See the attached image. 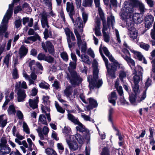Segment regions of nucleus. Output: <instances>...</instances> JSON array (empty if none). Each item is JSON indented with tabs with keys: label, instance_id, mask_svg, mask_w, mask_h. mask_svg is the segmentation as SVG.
Segmentation results:
<instances>
[{
	"label": "nucleus",
	"instance_id": "obj_1",
	"mask_svg": "<svg viewBox=\"0 0 155 155\" xmlns=\"http://www.w3.org/2000/svg\"><path fill=\"white\" fill-rule=\"evenodd\" d=\"M20 0H13L11 4L9 5V8L5 15L0 26V35H2L6 31L9 20L12 15L13 8L15 3L19 2ZM5 44L4 43L0 47V55L3 53L5 47Z\"/></svg>",
	"mask_w": 155,
	"mask_h": 155
},
{
	"label": "nucleus",
	"instance_id": "obj_2",
	"mask_svg": "<svg viewBox=\"0 0 155 155\" xmlns=\"http://www.w3.org/2000/svg\"><path fill=\"white\" fill-rule=\"evenodd\" d=\"M93 76L89 75L87 77L89 83V87L90 89H94V87L99 88L102 85L103 82L102 79L98 80L99 70L98 68L97 62L93 63Z\"/></svg>",
	"mask_w": 155,
	"mask_h": 155
},
{
	"label": "nucleus",
	"instance_id": "obj_3",
	"mask_svg": "<svg viewBox=\"0 0 155 155\" xmlns=\"http://www.w3.org/2000/svg\"><path fill=\"white\" fill-rule=\"evenodd\" d=\"M66 9L74 25H78L79 27L83 26L82 21L81 18L79 17L76 18L74 7L72 2H67Z\"/></svg>",
	"mask_w": 155,
	"mask_h": 155
},
{
	"label": "nucleus",
	"instance_id": "obj_4",
	"mask_svg": "<svg viewBox=\"0 0 155 155\" xmlns=\"http://www.w3.org/2000/svg\"><path fill=\"white\" fill-rule=\"evenodd\" d=\"M67 78L71 85L74 87L79 85L83 81L82 78L75 71L70 72V74H68Z\"/></svg>",
	"mask_w": 155,
	"mask_h": 155
},
{
	"label": "nucleus",
	"instance_id": "obj_5",
	"mask_svg": "<svg viewBox=\"0 0 155 155\" xmlns=\"http://www.w3.org/2000/svg\"><path fill=\"white\" fill-rule=\"evenodd\" d=\"M133 74L135 75L133 77L134 85H132V86L133 91L136 93L139 91L138 84L142 80V75L137 74V71L135 68L134 69Z\"/></svg>",
	"mask_w": 155,
	"mask_h": 155
},
{
	"label": "nucleus",
	"instance_id": "obj_6",
	"mask_svg": "<svg viewBox=\"0 0 155 155\" xmlns=\"http://www.w3.org/2000/svg\"><path fill=\"white\" fill-rule=\"evenodd\" d=\"M20 85L21 81L18 82L15 85V91L17 92V100L18 102L24 101L26 97L25 91L20 88Z\"/></svg>",
	"mask_w": 155,
	"mask_h": 155
},
{
	"label": "nucleus",
	"instance_id": "obj_7",
	"mask_svg": "<svg viewBox=\"0 0 155 155\" xmlns=\"http://www.w3.org/2000/svg\"><path fill=\"white\" fill-rule=\"evenodd\" d=\"M64 31L67 36L69 48L71 49L72 46L74 45V43L71 42V40L73 41H75V37L74 34L71 31L69 28H65Z\"/></svg>",
	"mask_w": 155,
	"mask_h": 155
},
{
	"label": "nucleus",
	"instance_id": "obj_8",
	"mask_svg": "<svg viewBox=\"0 0 155 155\" xmlns=\"http://www.w3.org/2000/svg\"><path fill=\"white\" fill-rule=\"evenodd\" d=\"M75 34L77 39V43L78 47L80 48L81 46V51L84 54L86 53L87 50V44L85 41H83L81 39L80 35L77 31H74Z\"/></svg>",
	"mask_w": 155,
	"mask_h": 155
},
{
	"label": "nucleus",
	"instance_id": "obj_9",
	"mask_svg": "<svg viewBox=\"0 0 155 155\" xmlns=\"http://www.w3.org/2000/svg\"><path fill=\"white\" fill-rule=\"evenodd\" d=\"M76 125H78L76 128L77 130L82 133L86 140H89L90 138V134L89 131L80 122Z\"/></svg>",
	"mask_w": 155,
	"mask_h": 155
},
{
	"label": "nucleus",
	"instance_id": "obj_10",
	"mask_svg": "<svg viewBox=\"0 0 155 155\" xmlns=\"http://www.w3.org/2000/svg\"><path fill=\"white\" fill-rule=\"evenodd\" d=\"M123 45L126 47V48L129 49L130 51L133 53L135 57L138 59V60L140 61L143 60V63L145 64H146L147 63V61L140 52L131 49L127 45L125 41L124 42Z\"/></svg>",
	"mask_w": 155,
	"mask_h": 155
},
{
	"label": "nucleus",
	"instance_id": "obj_11",
	"mask_svg": "<svg viewBox=\"0 0 155 155\" xmlns=\"http://www.w3.org/2000/svg\"><path fill=\"white\" fill-rule=\"evenodd\" d=\"M119 64L117 62H114L109 65L107 68L108 74L113 78H115V72L117 68L120 67Z\"/></svg>",
	"mask_w": 155,
	"mask_h": 155
},
{
	"label": "nucleus",
	"instance_id": "obj_12",
	"mask_svg": "<svg viewBox=\"0 0 155 155\" xmlns=\"http://www.w3.org/2000/svg\"><path fill=\"white\" fill-rule=\"evenodd\" d=\"M37 131L38 136L41 140L47 139L48 134L49 131V129L47 127L44 126L42 130L41 128H39L37 129Z\"/></svg>",
	"mask_w": 155,
	"mask_h": 155
},
{
	"label": "nucleus",
	"instance_id": "obj_13",
	"mask_svg": "<svg viewBox=\"0 0 155 155\" xmlns=\"http://www.w3.org/2000/svg\"><path fill=\"white\" fill-rule=\"evenodd\" d=\"M41 46L43 49L46 52L48 51L51 54H53L54 53V47L52 43L49 41H47L45 44L42 42Z\"/></svg>",
	"mask_w": 155,
	"mask_h": 155
},
{
	"label": "nucleus",
	"instance_id": "obj_14",
	"mask_svg": "<svg viewBox=\"0 0 155 155\" xmlns=\"http://www.w3.org/2000/svg\"><path fill=\"white\" fill-rule=\"evenodd\" d=\"M66 142L68 144L70 150H75L78 149V146L76 141L73 140L70 138L69 135L66 136Z\"/></svg>",
	"mask_w": 155,
	"mask_h": 155
},
{
	"label": "nucleus",
	"instance_id": "obj_15",
	"mask_svg": "<svg viewBox=\"0 0 155 155\" xmlns=\"http://www.w3.org/2000/svg\"><path fill=\"white\" fill-rule=\"evenodd\" d=\"M38 97H35L34 99H30L28 103H26V105L28 107H29V106L34 110L38 107Z\"/></svg>",
	"mask_w": 155,
	"mask_h": 155
},
{
	"label": "nucleus",
	"instance_id": "obj_16",
	"mask_svg": "<svg viewBox=\"0 0 155 155\" xmlns=\"http://www.w3.org/2000/svg\"><path fill=\"white\" fill-rule=\"evenodd\" d=\"M72 91L71 87L70 86H67L64 91V94L66 97L71 101H73L72 97Z\"/></svg>",
	"mask_w": 155,
	"mask_h": 155
},
{
	"label": "nucleus",
	"instance_id": "obj_17",
	"mask_svg": "<svg viewBox=\"0 0 155 155\" xmlns=\"http://www.w3.org/2000/svg\"><path fill=\"white\" fill-rule=\"evenodd\" d=\"M69 136L71 139H72L73 140H74L75 141H76V140H77L80 144H83L84 142V139L83 137L78 134H77L74 135H69Z\"/></svg>",
	"mask_w": 155,
	"mask_h": 155
},
{
	"label": "nucleus",
	"instance_id": "obj_18",
	"mask_svg": "<svg viewBox=\"0 0 155 155\" xmlns=\"http://www.w3.org/2000/svg\"><path fill=\"white\" fill-rule=\"evenodd\" d=\"M95 7L98 8L99 15L102 20L104 18V15L103 11L100 7V0H94Z\"/></svg>",
	"mask_w": 155,
	"mask_h": 155
},
{
	"label": "nucleus",
	"instance_id": "obj_19",
	"mask_svg": "<svg viewBox=\"0 0 155 155\" xmlns=\"http://www.w3.org/2000/svg\"><path fill=\"white\" fill-rule=\"evenodd\" d=\"M151 81L149 78H148L145 83V90L143 91V92L141 96V98L139 101H141L144 100L146 97V90L148 87L151 84Z\"/></svg>",
	"mask_w": 155,
	"mask_h": 155
},
{
	"label": "nucleus",
	"instance_id": "obj_20",
	"mask_svg": "<svg viewBox=\"0 0 155 155\" xmlns=\"http://www.w3.org/2000/svg\"><path fill=\"white\" fill-rule=\"evenodd\" d=\"M129 31V36L130 38L134 41L137 42L139 39L138 38V32L137 31L134 30Z\"/></svg>",
	"mask_w": 155,
	"mask_h": 155
},
{
	"label": "nucleus",
	"instance_id": "obj_21",
	"mask_svg": "<svg viewBox=\"0 0 155 155\" xmlns=\"http://www.w3.org/2000/svg\"><path fill=\"white\" fill-rule=\"evenodd\" d=\"M108 97L109 102L115 106L116 100L117 98L116 92L114 91L111 92L110 95H108Z\"/></svg>",
	"mask_w": 155,
	"mask_h": 155
},
{
	"label": "nucleus",
	"instance_id": "obj_22",
	"mask_svg": "<svg viewBox=\"0 0 155 155\" xmlns=\"http://www.w3.org/2000/svg\"><path fill=\"white\" fill-rule=\"evenodd\" d=\"M11 149L8 145L0 146V154L2 155H6L9 153Z\"/></svg>",
	"mask_w": 155,
	"mask_h": 155
},
{
	"label": "nucleus",
	"instance_id": "obj_23",
	"mask_svg": "<svg viewBox=\"0 0 155 155\" xmlns=\"http://www.w3.org/2000/svg\"><path fill=\"white\" fill-rule=\"evenodd\" d=\"M89 104L87 107V109L90 110L97 107L98 104L97 101L91 97L89 98Z\"/></svg>",
	"mask_w": 155,
	"mask_h": 155
},
{
	"label": "nucleus",
	"instance_id": "obj_24",
	"mask_svg": "<svg viewBox=\"0 0 155 155\" xmlns=\"http://www.w3.org/2000/svg\"><path fill=\"white\" fill-rule=\"evenodd\" d=\"M41 22L42 27L45 29L49 28V26L47 16L45 14H43L41 15Z\"/></svg>",
	"mask_w": 155,
	"mask_h": 155
},
{
	"label": "nucleus",
	"instance_id": "obj_25",
	"mask_svg": "<svg viewBox=\"0 0 155 155\" xmlns=\"http://www.w3.org/2000/svg\"><path fill=\"white\" fill-rule=\"evenodd\" d=\"M28 52V48L24 46L21 45L19 50L18 53L20 58H22L26 55Z\"/></svg>",
	"mask_w": 155,
	"mask_h": 155
},
{
	"label": "nucleus",
	"instance_id": "obj_26",
	"mask_svg": "<svg viewBox=\"0 0 155 155\" xmlns=\"http://www.w3.org/2000/svg\"><path fill=\"white\" fill-rule=\"evenodd\" d=\"M122 57L127 61V63L131 67L132 69L134 68L135 66V62L134 60L132 59L130 57H128L127 56H124L123 54H121Z\"/></svg>",
	"mask_w": 155,
	"mask_h": 155
},
{
	"label": "nucleus",
	"instance_id": "obj_27",
	"mask_svg": "<svg viewBox=\"0 0 155 155\" xmlns=\"http://www.w3.org/2000/svg\"><path fill=\"white\" fill-rule=\"evenodd\" d=\"M139 91H138V92L137 93H135V94H129V101L130 102V103L134 105H136V98H137V94H138L139 93ZM141 97H140V99L139 100L138 99H137V101H138V102H140V101L139 102V101L141 99Z\"/></svg>",
	"mask_w": 155,
	"mask_h": 155
},
{
	"label": "nucleus",
	"instance_id": "obj_28",
	"mask_svg": "<svg viewBox=\"0 0 155 155\" xmlns=\"http://www.w3.org/2000/svg\"><path fill=\"white\" fill-rule=\"evenodd\" d=\"M14 93L13 92H12L9 96H6V100L2 106V108L4 110H6L5 106L8 104L10 100H12L14 98Z\"/></svg>",
	"mask_w": 155,
	"mask_h": 155
},
{
	"label": "nucleus",
	"instance_id": "obj_29",
	"mask_svg": "<svg viewBox=\"0 0 155 155\" xmlns=\"http://www.w3.org/2000/svg\"><path fill=\"white\" fill-rule=\"evenodd\" d=\"M128 30L129 31L134 30V22L131 18H127L126 20Z\"/></svg>",
	"mask_w": 155,
	"mask_h": 155
},
{
	"label": "nucleus",
	"instance_id": "obj_30",
	"mask_svg": "<svg viewBox=\"0 0 155 155\" xmlns=\"http://www.w3.org/2000/svg\"><path fill=\"white\" fill-rule=\"evenodd\" d=\"M7 118L5 114H2L0 116V127L2 128L4 127L7 123Z\"/></svg>",
	"mask_w": 155,
	"mask_h": 155
},
{
	"label": "nucleus",
	"instance_id": "obj_31",
	"mask_svg": "<svg viewBox=\"0 0 155 155\" xmlns=\"http://www.w3.org/2000/svg\"><path fill=\"white\" fill-rule=\"evenodd\" d=\"M32 72L31 74V78L33 80H35L37 78V74H41L42 73L41 71H38V69L35 68L34 70H31Z\"/></svg>",
	"mask_w": 155,
	"mask_h": 155
},
{
	"label": "nucleus",
	"instance_id": "obj_32",
	"mask_svg": "<svg viewBox=\"0 0 155 155\" xmlns=\"http://www.w3.org/2000/svg\"><path fill=\"white\" fill-rule=\"evenodd\" d=\"M82 15L83 18V20H84V23H83V21H82V24H83V26L79 27L78 25H75L77 26V27L78 28H79V29L80 30V31L81 32H82L83 28L84 27V26L85 25V23L87 21V17H88L87 14H86L85 12H83L82 13ZM79 17L81 18V20H82V19H81V18H80V17Z\"/></svg>",
	"mask_w": 155,
	"mask_h": 155
},
{
	"label": "nucleus",
	"instance_id": "obj_33",
	"mask_svg": "<svg viewBox=\"0 0 155 155\" xmlns=\"http://www.w3.org/2000/svg\"><path fill=\"white\" fill-rule=\"evenodd\" d=\"M67 116L68 119L74 124L76 125L79 123L80 121L78 118L75 117L73 114L69 113Z\"/></svg>",
	"mask_w": 155,
	"mask_h": 155
},
{
	"label": "nucleus",
	"instance_id": "obj_34",
	"mask_svg": "<svg viewBox=\"0 0 155 155\" xmlns=\"http://www.w3.org/2000/svg\"><path fill=\"white\" fill-rule=\"evenodd\" d=\"M140 15L138 13H135L134 14L132 17L133 21L137 23H141L142 19L140 18Z\"/></svg>",
	"mask_w": 155,
	"mask_h": 155
},
{
	"label": "nucleus",
	"instance_id": "obj_35",
	"mask_svg": "<svg viewBox=\"0 0 155 155\" xmlns=\"http://www.w3.org/2000/svg\"><path fill=\"white\" fill-rule=\"evenodd\" d=\"M114 22V17L113 16L111 15L107 18V24L109 27L111 26L113 27Z\"/></svg>",
	"mask_w": 155,
	"mask_h": 155
},
{
	"label": "nucleus",
	"instance_id": "obj_36",
	"mask_svg": "<svg viewBox=\"0 0 155 155\" xmlns=\"http://www.w3.org/2000/svg\"><path fill=\"white\" fill-rule=\"evenodd\" d=\"M124 11L127 14L132 13L134 12V8L128 5H125L123 8Z\"/></svg>",
	"mask_w": 155,
	"mask_h": 155
},
{
	"label": "nucleus",
	"instance_id": "obj_37",
	"mask_svg": "<svg viewBox=\"0 0 155 155\" xmlns=\"http://www.w3.org/2000/svg\"><path fill=\"white\" fill-rule=\"evenodd\" d=\"M38 121L41 124L46 125H48V124L46 121V117L44 115L41 114L39 116Z\"/></svg>",
	"mask_w": 155,
	"mask_h": 155
},
{
	"label": "nucleus",
	"instance_id": "obj_38",
	"mask_svg": "<svg viewBox=\"0 0 155 155\" xmlns=\"http://www.w3.org/2000/svg\"><path fill=\"white\" fill-rule=\"evenodd\" d=\"M44 38L45 39H46L49 37H51L52 36V32L50 29L49 28H46L45 29L44 32Z\"/></svg>",
	"mask_w": 155,
	"mask_h": 155
},
{
	"label": "nucleus",
	"instance_id": "obj_39",
	"mask_svg": "<svg viewBox=\"0 0 155 155\" xmlns=\"http://www.w3.org/2000/svg\"><path fill=\"white\" fill-rule=\"evenodd\" d=\"M8 114L10 115H14L16 113V110L14 106L13 105H10L7 109Z\"/></svg>",
	"mask_w": 155,
	"mask_h": 155
},
{
	"label": "nucleus",
	"instance_id": "obj_40",
	"mask_svg": "<svg viewBox=\"0 0 155 155\" xmlns=\"http://www.w3.org/2000/svg\"><path fill=\"white\" fill-rule=\"evenodd\" d=\"M152 68L151 72V76L155 80V58L152 61Z\"/></svg>",
	"mask_w": 155,
	"mask_h": 155
},
{
	"label": "nucleus",
	"instance_id": "obj_41",
	"mask_svg": "<svg viewBox=\"0 0 155 155\" xmlns=\"http://www.w3.org/2000/svg\"><path fill=\"white\" fill-rule=\"evenodd\" d=\"M39 87L41 88L44 89L46 90H47L49 88L50 85L45 81H43L39 84Z\"/></svg>",
	"mask_w": 155,
	"mask_h": 155
},
{
	"label": "nucleus",
	"instance_id": "obj_42",
	"mask_svg": "<svg viewBox=\"0 0 155 155\" xmlns=\"http://www.w3.org/2000/svg\"><path fill=\"white\" fill-rule=\"evenodd\" d=\"M93 0H84L82 5L84 7H90L92 5Z\"/></svg>",
	"mask_w": 155,
	"mask_h": 155
},
{
	"label": "nucleus",
	"instance_id": "obj_43",
	"mask_svg": "<svg viewBox=\"0 0 155 155\" xmlns=\"http://www.w3.org/2000/svg\"><path fill=\"white\" fill-rule=\"evenodd\" d=\"M45 152L48 155H57L56 152L51 148H47L45 150Z\"/></svg>",
	"mask_w": 155,
	"mask_h": 155
},
{
	"label": "nucleus",
	"instance_id": "obj_44",
	"mask_svg": "<svg viewBox=\"0 0 155 155\" xmlns=\"http://www.w3.org/2000/svg\"><path fill=\"white\" fill-rule=\"evenodd\" d=\"M115 86L116 88L117 91L120 95L122 96L123 94V92L122 87L120 86H118V84L116 82L115 84Z\"/></svg>",
	"mask_w": 155,
	"mask_h": 155
},
{
	"label": "nucleus",
	"instance_id": "obj_45",
	"mask_svg": "<svg viewBox=\"0 0 155 155\" xmlns=\"http://www.w3.org/2000/svg\"><path fill=\"white\" fill-rule=\"evenodd\" d=\"M43 1L46 5L48 6L49 9H52V0H43Z\"/></svg>",
	"mask_w": 155,
	"mask_h": 155
},
{
	"label": "nucleus",
	"instance_id": "obj_46",
	"mask_svg": "<svg viewBox=\"0 0 155 155\" xmlns=\"http://www.w3.org/2000/svg\"><path fill=\"white\" fill-rule=\"evenodd\" d=\"M11 57L10 54H8L5 56L3 61V63L5 64L7 67L8 66L9 62Z\"/></svg>",
	"mask_w": 155,
	"mask_h": 155
},
{
	"label": "nucleus",
	"instance_id": "obj_47",
	"mask_svg": "<svg viewBox=\"0 0 155 155\" xmlns=\"http://www.w3.org/2000/svg\"><path fill=\"white\" fill-rule=\"evenodd\" d=\"M115 31L116 35V40L119 44H121V41L118 30L117 29H115Z\"/></svg>",
	"mask_w": 155,
	"mask_h": 155
},
{
	"label": "nucleus",
	"instance_id": "obj_48",
	"mask_svg": "<svg viewBox=\"0 0 155 155\" xmlns=\"http://www.w3.org/2000/svg\"><path fill=\"white\" fill-rule=\"evenodd\" d=\"M49 97L48 96H43V99L44 104L46 106L49 105L50 101L49 100Z\"/></svg>",
	"mask_w": 155,
	"mask_h": 155
},
{
	"label": "nucleus",
	"instance_id": "obj_49",
	"mask_svg": "<svg viewBox=\"0 0 155 155\" xmlns=\"http://www.w3.org/2000/svg\"><path fill=\"white\" fill-rule=\"evenodd\" d=\"M99 51H100V54H101V57H102L103 60L105 62L106 68H107L108 67V66L109 65V64H108V60L107 59V58H106L105 57V56L102 53L101 51V50L100 49H99Z\"/></svg>",
	"mask_w": 155,
	"mask_h": 155
},
{
	"label": "nucleus",
	"instance_id": "obj_50",
	"mask_svg": "<svg viewBox=\"0 0 155 155\" xmlns=\"http://www.w3.org/2000/svg\"><path fill=\"white\" fill-rule=\"evenodd\" d=\"M85 54H82L81 55V58L83 62L87 63L89 61V57Z\"/></svg>",
	"mask_w": 155,
	"mask_h": 155
},
{
	"label": "nucleus",
	"instance_id": "obj_51",
	"mask_svg": "<svg viewBox=\"0 0 155 155\" xmlns=\"http://www.w3.org/2000/svg\"><path fill=\"white\" fill-rule=\"evenodd\" d=\"M140 46L141 48L147 51L149 50L150 47V45H149L143 43H140Z\"/></svg>",
	"mask_w": 155,
	"mask_h": 155
},
{
	"label": "nucleus",
	"instance_id": "obj_52",
	"mask_svg": "<svg viewBox=\"0 0 155 155\" xmlns=\"http://www.w3.org/2000/svg\"><path fill=\"white\" fill-rule=\"evenodd\" d=\"M144 19L145 22H153L154 21V17L152 15H149L146 16Z\"/></svg>",
	"mask_w": 155,
	"mask_h": 155
},
{
	"label": "nucleus",
	"instance_id": "obj_53",
	"mask_svg": "<svg viewBox=\"0 0 155 155\" xmlns=\"http://www.w3.org/2000/svg\"><path fill=\"white\" fill-rule=\"evenodd\" d=\"M12 76L13 78L14 79H17L18 78V70L17 68H15L13 70Z\"/></svg>",
	"mask_w": 155,
	"mask_h": 155
},
{
	"label": "nucleus",
	"instance_id": "obj_54",
	"mask_svg": "<svg viewBox=\"0 0 155 155\" xmlns=\"http://www.w3.org/2000/svg\"><path fill=\"white\" fill-rule=\"evenodd\" d=\"M63 60L65 61H67L68 60V56L67 53L65 52H62L60 54Z\"/></svg>",
	"mask_w": 155,
	"mask_h": 155
},
{
	"label": "nucleus",
	"instance_id": "obj_55",
	"mask_svg": "<svg viewBox=\"0 0 155 155\" xmlns=\"http://www.w3.org/2000/svg\"><path fill=\"white\" fill-rule=\"evenodd\" d=\"M103 34L104 41L107 43H108L110 40L109 34L107 33H104Z\"/></svg>",
	"mask_w": 155,
	"mask_h": 155
},
{
	"label": "nucleus",
	"instance_id": "obj_56",
	"mask_svg": "<svg viewBox=\"0 0 155 155\" xmlns=\"http://www.w3.org/2000/svg\"><path fill=\"white\" fill-rule=\"evenodd\" d=\"M23 130L26 134H29L30 133V131L28 126L25 122H24L23 124Z\"/></svg>",
	"mask_w": 155,
	"mask_h": 155
},
{
	"label": "nucleus",
	"instance_id": "obj_57",
	"mask_svg": "<svg viewBox=\"0 0 155 155\" xmlns=\"http://www.w3.org/2000/svg\"><path fill=\"white\" fill-rule=\"evenodd\" d=\"M27 141L28 143V150L29 151H31L32 150V144H33V143L30 138H28Z\"/></svg>",
	"mask_w": 155,
	"mask_h": 155
},
{
	"label": "nucleus",
	"instance_id": "obj_58",
	"mask_svg": "<svg viewBox=\"0 0 155 155\" xmlns=\"http://www.w3.org/2000/svg\"><path fill=\"white\" fill-rule=\"evenodd\" d=\"M45 61L49 63H52L54 62V59L53 57L50 56H46Z\"/></svg>",
	"mask_w": 155,
	"mask_h": 155
},
{
	"label": "nucleus",
	"instance_id": "obj_59",
	"mask_svg": "<svg viewBox=\"0 0 155 155\" xmlns=\"http://www.w3.org/2000/svg\"><path fill=\"white\" fill-rule=\"evenodd\" d=\"M101 155H110L109 150L106 147H104L102 150Z\"/></svg>",
	"mask_w": 155,
	"mask_h": 155
},
{
	"label": "nucleus",
	"instance_id": "obj_60",
	"mask_svg": "<svg viewBox=\"0 0 155 155\" xmlns=\"http://www.w3.org/2000/svg\"><path fill=\"white\" fill-rule=\"evenodd\" d=\"M1 142L0 143V146L8 145L7 144V141L5 137H2L1 139Z\"/></svg>",
	"mask_w": 155,
	"mask_h": 155
},
{
	"label": "nucleus",
	"instance_id": "obj_61",
	"mask_svg": "<svg viewBox=\"0 0 155 155\" xmlns=\"http://www.w3.org/2000/svg\"><path fill=\"white\" fill-rule=\"evenodd\" d=\"M54 25L57 28H61L62 27V25L61 21L58 20L54 23Z\"/></svg>",
	"mask_w": 155,
	"mask_h": 155
},
{
	"label": "nucleus",
	"instance_id": "obj_62",
	"mask_svg": "<svg viewBox=\"0 0 155 155\" xmlns=\"http://www.w3.org/2000/svg\"><path fill=\"white\" fill-rule=\"evenodd\" d=\"M138 7H139V10L141 13H143L144 12L145 9L144 5L143 3L141 2Z\"/></svg>",
	"mask_w": 155,
	"mask_h": 155
},
{
	"label": "nucleus",
	"instance_id": "obj_63",
	"mask_svg": "<svg viewBox=\"0 0 155 155\" xmlns=\"http://www.w3.org/2000/svg\"><path fill=\"white\" fill-rule=\"evenodd\" d=\"M21 19H19L15 21V24L16 28H18L20 27L21 24Z\"/></svg>",
	"mask_w": 155,
	"mask_h": 155
},
{
	"label": "nucleus",
	"instance_id": "obj_64",
	"mask_svg": "<svg viewBox=\"0 0 155 155\" xmlns=\"http://www.w3.org/2000/svg\"><path fill=\"white\" fill-rule=\"evenodd\" d=\"M46 57V56L44 54L42 53H40L38 54L37 58L38 59L40 60H45Z\"/></svg>",
	"mask_w": 155,
	"mask_h": 155
}]
</instances>
